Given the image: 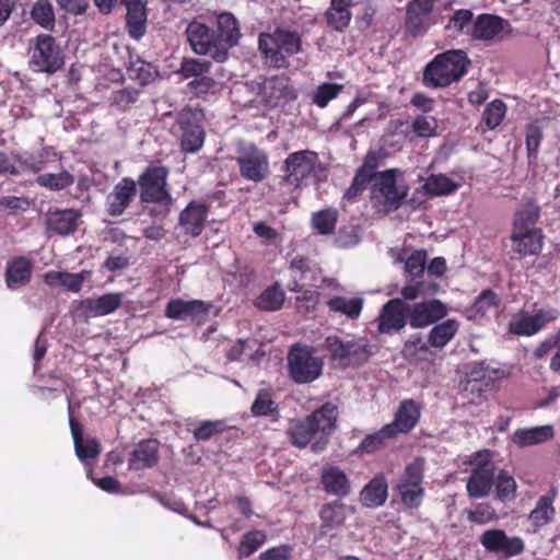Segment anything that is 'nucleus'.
<instances>
[{
  "label": "nucleus",
  "instance_id": "nucleus-1",
  "mask_svg": "<svg viewBox=\"0 0 560 560\" xmlns=\"http://www.w3.org/2000/svg\"><path fill=\"white\" fill-rule=\"evenodd\" d=\"M337 418L336 406L327 402L303 419L290 420L287 435L290 442L299 448H304L312 443V450L320 452L328 443Z\"/></svg>",
  "mask_w": 560,
  "mask_h": 560
},
{
  "label": "nucleus",
  "instance_id": "nucleus-2",
  "mask_svg": "<svg viewBox=\"0 0 560 560\" xmlns=\"http://www.w3.org/2000/svg\"><path fill=\"white\" fill-rule=\"evenodd\" d=\"M258 45L266 62L281 69L290 66L289 57L301 51L302 39L295 31L277 28L271 34H260Z\"/></svg>",
  "mask_w": 560,
  "mask_h": 560
},
{
  "label": "nucleus",
  "instance_id": "nucleus-3",
  "mask_svg": "<svg viewBox=\"0 0 560 560\" xmlns=\"http://www.w3.org/2000/svg\"><path fill=\"white\" fill-rule=\"evenodd\" d=\"M469 60L462 50L438 55L424 69L423 81L432 88H444L458 81L466 72Z\"/></svg>",
  "mask_w": 560,
  "mask_h": 560
},
{
  "label": "nucleus",
  "instance_id": "nucleus-4",
  "mask_svg": "<svg viewBox=\"0 0 560 560\" xmlns=\"http://www.w3.org/2000/svg\"><path fill=\"white\" fill-rule=\"evenodd\" d=\"M398 175H401L398 168L378 172L371 187L372 199L388 209H398L408 194L407 185Z\"/></svg>",
  "mask_w": 560,
  "mask_h": 560
},
{
  "label": "nucleus",
  "instance_id": "nucleus-5",
  "mask_svg": "<svg viewBox=\"0 0 560 560\" xmlns=\"http://www.w3.org/2000/svg\"><path fill=\"white\" fill-rule=\"evenodd\" d=\"M322 171L318 154L311 150L291 153L284 161V182L300 188Z\"/></svg>",
  "mask_w": 560,
  "mask_h": 560
},
{
  "label": "nucleus",
  "instance_id": "nucleus-6",
  "mask_svg": "<svg viewBox=\"0 0 560 560\" xmlns=\"http://www.w3.org/2000/svg\"><path fill=\"white\" fill-rule=\"evenodd\" d=\"M63 62L62 50L51 35L40 34L32 40L30 66L33 70L54 73L63 66Z\"/></svg>",
  "mask_w": 560,
  "mask_h": 560
},
{
  "label": "nucleus",
  "instance_id": "nucleus-7",
  "mask_svg": "<svg viewBox=\"0 0 560 560\" xmlns=\"http://www.w3.org/2000/svg\"><path fill=\"white\" fill-rule=\"evenodd\" d=\"M236 162L241 175L247 180L262 182L269 173L268 155L254 143L240 142L237 144Z\"/></svg>",
  "mask_w": 560,
  "mask_h": 560
},
{
  "label": "nucleus",
  "instance_id": "nucleus-8",
  "mask_svg": "<svg viewBox=\"0 0 560 560\" xmlns=\"http://www.w3.org/2000/svg\"><path fill=\"white\" fill-rule=\"evenodd\" d=\"M289 375L298 384L311 383L322 375L323 361L306 347L295 345L288 354Z\"/></svg>",
  "mask_w": 560,
  "mask_h": 560
},
{
  "label": "nucleus",
  "instance_id": "nucleus-9",
  "mask_svg": "<svg viewBox=\"0 0 560 560\" xmlns=\"http://www.w3.org/2000/svg\"><path fill=\"white\" fill-rule=\"evenodd\" d=\"M187 39L192 50L198 55L210 56L218 62L225 61V48L220 46L215 33L206 24L192 21L186 28Z\"/></svg>",
  "mask_w": 560,
  "mask_h": 560
},
{
  "label": "nucleus",
  "instance_id": "nucleus-10",
  "mask_svg": "<svg viewBox=\"0 0 560 560\" xmlns=\"http://www.w3.org/2000/svg\"><path fill=\"white\" fill-rule=\"evenodd\" d=\"M325 347L334 361L345 365L359 364L368 359V343L362 338L329 336Z\"/></svg>",
  "mask_w": 560,
  "mask_h": 560
},
{
  "label": "nucleus",
  "instance_id": "nucleus-11",
  "mask_svg": "<svg viewBox=\"0 0 560 560\" xmlns=\"http://www.w3.org/2000/svg\"><path fill=\"white\" fill-rule=\"evenodd\" d=\"M475 468L467 480V492L471 498H483L489 494L492 489L495 466L491 460V454L486 451L478 453L474 460Z\"/></svg>",
  "mask_w": 560,
  "mask_h": 560
},
{
  "label": "nucleus",
  "instance_id": "nucleus-12",
  "mask_svg": "<svg viewBox=\"0 0 560 560\" xmlns=\"http://www.w3.org/2000/svg\"><path fill=\"white\" fill-rule=\"evenodd\" d=\"M167 175L168 170L164 166H150L141 174L138 184L143 202H171V195L165 189Z\"/></svg>",
  "mask_w": 560,
  "mask_h": 560
},
{
  "label": "nucleus",
  "instance_id": "nucleus-13",
  "mask_svg": "<svg viewBox=\"0 0 560 560\" xmlns=\"http://www.w3.org/2000/svg\"><path fill=\"white\" fill-rule=\"evenodd\" d=\"M434 0H410L406 5L405 30L412 37L423 36L433 25Z\"/></svg>",
  "mask_w": 560,
  "mask_h": 560
},
{
  "label": "nucleus",
  "instance_id": "nucleus-14",
  "mask_svg": "<svg viewBox=\"0 0 560 560\" xmlns=\"http://www.w3.org/2000/svg\"><path fill=\"white\" fill-rule=\"evenodd\" d=\"M481 546L489 552L511 558L521 555L525 549L523 538L508 536L503 529L492 528L482 533L479 538Z\"/></svg>",
  "mask_w": 560,
  "mask_h": 560
},
{
  "label": "nucleus",
  "instance_id": "nucleus-15",
  "mask_svg": "<svg viewBox=\"0 0 560 560\" xmlns=\"http://www.w3.org/2000/svg\"><path fill=\"white\" fill-rule=\"evenodd\" d=\"M556 308H541L535 314H518L513 316L509 324L512 334L518 336H533L542 329L547 324L555 322L559 317Z\"/></svg>",
  "mask_w": 560,
  "mask_h": 560
},
{
  "label": "nucleus",
  "instance_id": "nucleus-16",
  "mask_svg": "<svg viewBox=\"0 0 560 560\" xmlns=\"http://www.w3.org/2000/svg\"><path fill=\"white\" fill-rule=\"evenodd\" d=\"M409 324L412 328H424L447 315L446 305L440 300H429L407 305Z\"/></svg>",
  "mask_w": 560,
  "mask_h": 560
},
{
  "label": "nucleus",
  "instance_id": "nucleus-17",
  "mask_svg": "<svg viewBox=\"0 0 560 560\" xmlns=\"http://www.w3.org/2000/svg\"><path fill=\"white\" fill-rule=\"evenodd\" d=\"M407 304L396 298L386 302L377 317V329L381 334H393L401 330L407 324Z\"/></svg>",
  "mask_w": 560,
  "mask_h": 560
},
{
  "label": "nucleus",
  "instance_id": "nucleus-18",
  "mask_svg": "<svg viewBox=\"0 0 560 560\" xmlns=\"http://www.w3.org/2000/svg\"><path fill=\"white\" fill-rule=\"evenodd\" d=\"M195 114L190 109H184L178 114V124L182 130L180 147L185 153L198 152L205 142V130L194 119Z\"/></svg>",
  "mask_w": 560,
  "mask_h": 560
},
{
  "label": "nucleus",
  "instance_id": "nucleus-19",
  "mask_svg": "<svg viewBox=\"0 0 560 560\" xmlns=\"http://www.w3.org/2000/svg\"><path fill=\"white\" fill-rule=\"evenodd\" d=\"M137 194V183L129 177L119 180L106 197V210L109 215L118 217L130 206Z\"/></svg>",
  "mask_w": 560,
  "mask_h": 560
},
{
  "label": "nucleus",
  "instance_id": "nucleus-20",
  "mask_svg": "<svg viewBox=\"0 0 560 560\" xmlns=\"http://www.w3.org/2000/svg\"><path fill=\"white\" fill-rule=\"evenodd\" d=\"M209 313V306L199 300H171L165 308V315L174 320H202Z\"/></svg>",
  "mask_w": 560,
  "mask_h": 560
},
{
  "label": "nucleus",
  "instance_id": "nucleus-21",
  "mask_svg": "<svg viewBox=\"0 0 560 560\" xmlns=\"http://www.w3.org/2000/svg\"><path fill=\"white\" fill-rule=\"evenodd\" d=\"M82 214L75 209H54L46 214L48 231L66 236L75 232Z\"/></svg>",
  "mask_w": 560,
  "mask_h": 560
},
{
  "label": "nucleus",
  "instance_id": "nucleus-22",
  "mask_svg": "<svg viewBox=\"0 0 560 560\" xmlns=\"http://www.w3.org/2000/svg\"><path fill=\"white\" fill-rule=\"evenodd\" d=\"M420 416V405L413 399H406L400 402L394 421L386 425L390 428L395 436L399 433H408L416 427Z\"/></svg>",
  "mask_w": 560,
  "mask_h": 560
},
{
  "label": "nucleus",
  "instance_id": "nucleus-23",
  "mask_svg": "<svg viewBox=\"0 0 560 560\" xmlns=\"http://www.w3.org/2000/svg\"><path fill=\"white\" fill-rule=\"evenodd\" d=\"M159 463V442L143 440L139 442L130 454L128 465L132 470L152 468Z\"/></svg>",
  "mask_w": 560,
  "mask_h": 560
},
{
  "label": "nucleus",
  "instance_id": "nucleus-24",
  "mask_svg": "<svg viewBox=\"0 0 560 560\" xmlns=\"http://www.w3.org/2000/svg\"><path fill=\"white\" fill-rule=\"evenodd\" d=\"M33 262L25 256H18L7 262L5 283L9 289L16 290L30 282Z\"/></svg>",
  "mask_w": 560,
  "mask_h": 560
},
{
  "label": "nucleus",
  "instance_id": "nucleus-25",
  "mask_svg": "<svg viewBox=\"0 0 560 560\" xmlns=\"http://www.w3.org/2000/svg\"><path fill=\"white\" fill-rule=\"evenodd\" d=\"M557 497L556 489H551L546 494L541 495L535 508L528 514V521L534 528V532H537L541 527L550 524L556 516V509L553 502Z\"/></svg>",
  "mask_w": 560,
  "mask_h": 560
},
{
  "label": "nucleus",
  "instance_id": "nucleus-26",
  "mask_svg": "<svg viewBox=\"0 0 560 560\" xmlns=\"http://www.w3.org/2000/svg\"><path fill=\"white\" fill-rule=\"evenodd\" d=\"M69 424L73 439L75 455L81 459L95 458L101 453V445L95 439L83 440L82 428L72 417V407L68 405Z\"/></svg>",
  "mask_w": 560,
  "mask_h": 560
},
{
  "label": "nucleus",
  "instance_id": "nucleus-27",
  "mask_svg": "<svg viewBox=\"0 0 560 560\" xmlns=\"http://www.w3.org/2000/svg\"><path fill=\"white\" fill-rule=\"evenodd\" d=\"M208 217V208L200 202H190L179 215V225L187 234L198 236Z\"/></svg>",
  "mask_w": 560,
  "mask_h": 560
},
{
  "label": "nucleus",
  "instance_id": "nucleus-28",
  "mask_svg": "<svg viewBox=\"0 0 560 560\" xmlns=\"http://www.w3.org/2000/svg\"><path fill=\"white\" fill-rule=\"evenodd\" d=\"M504 23V20L497 15L480 14L470 27V36L476 40H492L503 31Z\"/></svg>",
  "mask_w": 560,
  "mask_h": 560
},
{
  "label": "nucleus",
  "instance_id": "nucleus-29",
  "mask_svg": "<svg viewBox=\"0 0 560 560\" xmlns=\"http://www.w3.org/2000/svg\"><path fill=\"white\" fill-rule=\"evenodd\" d=\"M290 270L300 281L313 287H317L324 280L319 264L310 257L295 256L290 262Z\"/></svg>",
  "mask_w": 560,
  "mask_h": 560
},
{
  "label": "nucleus",
  "instance_id": "nucleus-30",
  "mask_svg": "<svg viewBox=\"0 0 560 560\" xmlns=\"http://www.w3.org/2000/svg\"><path fill=\"white\" fill-rule=\"evenodd\" d=\"M220 46L225 48V60L229 57V49L238 43L241 32L238 23L233 14L224 12L218 16V34H215Z\"/></svg>",
  "mask_w": 560,
  "mask_h": 560
},
{
  "label": "nucleus",
  "instance_id": "nucleus-31",
  "mask_svg": "<svg viewBox=\"0 0 560 560\" xmlns=\"http://www.w3.org/2000/svg\"><path fill=\"white\" fill-rule=\"evenodd\" d=\"M518 230H513L512 242L514 252L527 256L536 255L542 248V235L538 229H528L518 234Z\"/></svg>",
  "mask_w": 560,
  "mask_h": 560
},
{
  "label": "nucleus",
  "instance_id": "nucleus-32",
  "mask_svg": "<svg viewBox=\"0 0 560 560\" xmlns=\"http://www.w3.org/2000/svg\"><path fill=\"white\" fill-rule=\"evenodd\" d=\"M553 438L551 425L518 429L512 435V442L520 448L545 443Z\"/></svg>",
  "mask_w": 560,
  "mask_h": 560
},
{
  "label": "nucleus",
  "instance_id": "nucleus-33",
  "mask_svg": "<svg viewBox=\"0 0 560 560\" xmlns=\"http://www.w3.org/2000/svg\"><path fill=\"white\" fill-rule=\"evenodd\" d=\"M122 298V293H107L95 299H86L82 305L91 316H105L120 307Z\"/></svg>",
  "mask_w": 560,
  "mask_h": 560
},
{
  "label": "nucleus",
  "instance_id": "nucleus-34",
  "mask_svg": "<svg viewBox=\"0 0 560 560\" xmlns=\"http://www.w3.org/2000/svg\"><path fill=\"white\" fill-rule=\"evenodd\" d=\"M388 485L384 475H376L361 491V501L368 508H377L387 499Z\"/></svg>",
  "mask_w": 560,
  "mask_h": 560
},
{
  "label": "nucleus",
  "instance_id": "nucleus-35",
  "mask_svg": "<svg viewBox=\"0 0 560 560\" xmlns=\"http://www.w3.org/2000/svg\"><path fill=\"white\" fill-rule=\"evenodd\" d=\"M323 534L339 528L346 520V506L339 502L325 504L319 512Z\"/></svg>",
  "mask_w": 560,
  "mask_h": 560
},
{
  "label": "nucleus",
  "instance_id": "nucleus-36",
  "mask_svg": "<svg viewBox=\"0 0 560 560\" xmlns=\"http://www.w3.org/2000/svg\"><path fill=\"white\" fill-rule=\"evenodd\" d=\"M351 0H331L326 12L327 24L336 31H343L351 21Z\"/></svg>",
  "mask_w": 560,
  "mask_h": 560
},
{
  "label": "nucleus",
  "instance_id": "nucleus-37",
  "mask_svg": "<svg viewBox=\"0 0 560 560\" xmlns=\"http://www.w3.org/2000/svg\"><path fill=\"white\" fill-rule=\"evenodd\" d=\"M322 482L324 489L335 495L342 497L349 492V481L346 474L337 467L323 470Z\"/></svg>",
  "mask_w": 560,
  "mask_h": 560
},
{
  "label": "nucleus",
  "instance_id": "nucleus-38",
  "mask_svg": "<svg viewBox=\"0 0 560 560\" xmlns=\"http://www.w3.org/2000/svg\"><path fill=\"white\" fill-rule=\"evenodd\" d=\"M84 272L69 273L62 271H48L44 279L50 287H62L69 291L78 292L84 281Z\"/></svg>",
  "mask_w": 560,
  "mask_h": 560
},
{
  "label": "nucleus",
  "instance_id": "nucleus-39",
  "mask_svg": "<svg viewBox=\"0 0 560 560\" xmlns=\"http://www.w3.org/2000/svg\"><path fill=\"white\" fill-rule=\"evenodd\" d=\"M459 324L455 319H447L435 325L429 332V343L434 348L445 347L457 334Z\"/></svg>",
  "mask_w": 560,
  "mask_h": 560
},
{
  "label": "nucleus",
  "instance_id": "nucleus-40",
  "mask_svg": "<svg viewBox=\"0 0 560 560\" xmlns=\"http://www.w3.org/2000/svg\"><path fill=\"white\" fill-rule=\"evenodd\" d=\"M362 298L335 296L327 302L330 311L341 313L351 319L358 318L363 307Z\"/></svg>",
  "mask_w": 560,
  "mask_h": 560
},
{
  "label": "nucleus",
  "instance_id": "nucleus-41",
  "mask_svg": "<svg viewBox=\"0 0 560 560\" xmlns=\"http://www.w3.org/2000/svg\"><path fill=\"white\" fill-rule=\"evenodd\" d=\"M539 207L532 200L526 201L517 210L514 219L513 230H518V234L522 231L528 229H535L534 225L539 218Z\"/></svg>",
  "mask_w": 560,
  "mask_h": 560
},
{
  "label": "nucleus",
  "instance_id": "nucleus-42",
  "mask_svg": "<svg viewBox=\"0 0 560 560\" xmlns=\"http://www.w3.org/2000/svg\"><path fill=\"white\" fill-rule=\"evenodd\" d=\"M424 471V459L421 457L415 458L408 464L400 475L396 488L404 487H422Z\"/></svg>",
  "mask_w": 560,
  "mask_h": 560
},
{
  "label": "nucleus",
  "instance_id": "nucleus-43",
  "mask_svg": "<svg viewBox=\"0 0 560 560\" xmlns=\"http://www.w3.org/2000/svg\"><path fill=\"white\" fill-rule=\"evenodd\" d=\"M74 183V176L68 171L45 173L36 177V184L52 191L62 190Z\"/></svg>",
  "mask_w": 560,
  "mask_h": 560
},
{
  "label": "nucleus",
  "instance_id": "nucleus-44",
  "mask_svg": "<svg viewBox=\"0 0 560 560\" xmlns=\"http://www.w3.org/2000/svg\"><path fill=\"white\" fill-rule=\"evenodd\" d=\"M285 300L284 291L280 285L275 284L267 288L257 299L256 306L264 311H278Z\"/></svg>",
  "mask_w": 560,
  "mask_h": 560
},
{
  "label": "nucleus",
  "instance_id": "nucleus-45",
  "mask_svg": "<svg viewBox=\"0 0 560 560\" xmlns=\"http://www.w3.org/2000/svg\"><path fill=\"white\" fill-rule=\"evenodd\" d=\"M338 220V211L334 208L324 209L313 213L312 226L322 235L332 234Z\"/></svg>",
  "mask_w": 560,
  "mask_h": 560
},
{
  "label": "nucleus",
  "instance_id": "nucleus-46",
  "mask_svg": "<svg viewBox=\"0 0 560 560\" xmlns=\"http://www.w3.org/2000/svg\"><path fill=\"white\" fill-rule=\"evenodd\" d=\"M457 188L458 184L444 174L431 175L423 185V189L434 196L450 195Z\"/></svg>",
  "mask_w": 560,
  "mask_h": 560
},
{
  "label": "nucleus",
  "instance_id": "nucleus-47",
  "mask_svg": "<svg viewBox=\"0 0 560 560\" xmlns=\"http://www.w3.org/2000/svg\"><path fill=\"white\" fill-rule=\"evenodd\" d=\"M31 18L46 30H51L56 21L54 8L48 0H37L31 10Z\"/></svg>",
  "mask_w": 560,
  "mask_h": 560
},
{
  "label": "nucleus",
  "instance_id": "nucleus-48",
  "mask_svg": "<svg viewBox=\"0 0 560 560\" xmlns=\"http://www.w3.org/2000/svg\"><path fill=\"white\" fill-rule=\"evenodd\" d=\"M499 307V298L491 290H485L476 299L471 312L474 315H479L481 317L489 315H497Z\"/></svg>",
  "mask_w": 560,
  "mask_h": 560
},
{
  "label": "nucleus",
  "instance_id": "nucleus-49",
  "mask_svg": "<svg viewBox=\"0 0 560 560\" xmlns=\"http://www.w3.org/2000/svg\"><path fill=\"white\" fill-rule=\"evenodd\" d=\"M497 498L501 502L512 501L516 497L517 485L515 479L505 470H500L494 477Z\"/></svg>",
  "mask_w": 560,
  "mask_h": 560
},
{
  "label": "nucleus",
  "instance_id": "nucleus-50",
  "mask_svg": "<svg viewBox=\"0 0 560 560\" xmlns=\"http://www.w3.org/2000/svg\"><path fill=\"white\" fill-rule=\"evenodd\" d=\"M126 21L130 36L135 39H139L140 37H142L145 32V7L127 8Z\"/></svg>",
  "mask_w": 560,
  "mask_h": 560
},
{
  "label": "nucleus",
  "instance_id": "nucleus-51",
  "mask_svg": "<svg viewBox=\"0 0 560 560\" xmlns=\"http://www.w3.org/2000/svg\"><path fill=\"white\" fill-rule=\"evenodd\" d=\"M252 412L254 416H276L278 413V405L272 399L271 393L266 389H260L252 405Z\"/></svg>",
  "mask_w": 560,
  "mask_h": 560
},
{
  "label": "nucleus",
  "instance_id": "nucleus-52",
  "mask_svg": "<svg viewBox=\"0 0 560 560\" xmlns=\"http://www.w3.org/2000/svg\"><path fill=\"white\" fill-rule=\"evenodd\" d=\"M266 534L262 530H252L246 533L238 547V557L247 558L257 551L266 541Z\"/></svg>",
  "mask_w": 560,
  "mask_h": 560
},
{
  "label": "nucleus",
  "instance_id": "nucleus-53",
  "mask_svg": "<svg viewBox=\"0 0 560 560\" xmlns=\"http://www.w3.org/2000/svg\"><path fill=\"white\" fill-rule=\"evenodd\" d=\"M505 113V104L500 100H494L486 107L482 120L489 129H494L502 122Z\"/></svg>",
  "mask_w": 560,
  "mask_h": 560
},
{
  "label": "nucleus",
  "instance_id": "nucleus-54",
  "mask_svg": "<svg viewBox=\"0 0 560 560\" xmlns=\"http://www.w3.org/2000/svg\"><path fill=\"white\" fill-rule=\"evenodd\" d=\"M264 92L270 97V102L287 97L290 94L289 80L285 77H273L264 84Z\"/></svg>",
  "mask_w": 560,
  "mask_h": 560
},
{
  "label": "nucleus",
  "instance_id": "nucleus-55",
  "mask_svg": "<svg viewBox=\"0 0 560 560\" xmlns=\"http://www.w3.org/2000/svg\"><path fill=\"white\" fill-rule=\"evenodd\" d=\"M127 73L130 79L145 85L154 79L156 72L150 63L138 60L128 67Z\"/></svg>",
  "mask_w": 560,
  "mask_h": 560
},
{
  "label": "nucleus",
  "instance_id": "nucleus-56",
  "mask_svg": "<svg viewBox=\"0 0 560 560\" xmlns=\"http://www.w3.org/2000/svg\"><path fill=\"white\" fill-rule=\"evenodd\" d=\"M438 120L433 116L420 115L412 121V131L417 137L430 138L436 135Z\"/></svg>",
  "mask_w": 560,
  "mask_h": 560
},
{
  "label": "nucleus",
  "instance_id": "nucleus-57",
  "mask_svg": "<svg viewBox=\"0 0 560 560\" xmlns=\"http://www.w3.org/2000/svg\"><path fill=\"white\" fill-rule=\"evenodd\" d=\"M394 433L390 428L384 425L380 431L368 435L361 443L360 447L365 453H372L378 450L385 442V440L394 438Z\"/></svg>",
  "mask_w": 560,
  "mask_h": 560
},
{
  "label": "nucleus",
  "instance_id": "nucleus-58",
  "mask_svg": "<svg viewBox=\"0 0 560 560\" xmlns=\"http://www.w3.org/2000/svg\"><path fill=\"white\" fill-rule=\"evenodd\" d=\"M342 85L335 83H324L319 85L313 95V102L319 106L325 107L327 104L336 98L341 92Z\"/></svg>",
  "mask_w": 560,
  "mask_h": 560
},
{
  "label": "nucleus",
  "instance_id": "nucleus-59",
  "mask_svg": "<svg viewBox=\"0 0 560 560\" xmlns=\"http://www.w3.org/2000/svg\"><path fill=\"white\" fill-rule=\"evenodd\" d=\"M188 88L194 94L202 96L207 94H214L220 90V83L210 77L203 75L192 79L188 83Z\"/></svg>",
  "mask_w": 560,
  "mask_h": 560
},
{
  "label": "nucleus",
  "instance_id": "nucleus-60",
  "mask_svg": "<svg viewBox=\"0 0 560 560\" xmlns=\"http://www.w3.org/2000/svg\"><path fill=\"white\" fill-rule=\"evenodd\" d=\"M372 183L373 179L366 174L364 170H358L353 177L352 184L346 190L343 198L348 201H353L359 195H361L366 188L368 184Z\"/></svg>",
  "mask_w": 560,
  "mask_h": 560
},
{
  "label": "nucleus",
  "instance_id": "nucleus-61",
  "mask_svg": "<svg viewBox=\"0 0 560 560\" xmlns=\"http://www.w3.org/2000/svg\"><path fill=\"white\" fill-rule=\"evenodd\" d=\"M427 253L415 250L405 261V271L411 278H419L425 268Z\"/></svg>",
  "mask_w": 560,
  "mask_h": 560
},
{
  "label": "nucleus",
  "instance_id": "nucleus-62",
  "mask_svg": "<svg viewBox=\"0 0 560 560\" xmlns=\"http://www.w3.org/2000/svg\"><path fill=\"white\" fill-rule=\"evenodd\" d=\"M211 63L207 60L186 59L183 61L180 72L185 78H200L209 72Z\"/></svg>",
  "mask_w": 560,
  "mask_h": 560
},
{
  "label": "nucleus",
  "instance_id": "nucleus-63",
  "mask_svg": "<svg viewBox=\"0 0 560 560\" xmlns=\"http://www.w3.org/2000/svg\"><path fill=\"white\" fill-rule=\"evenodd\" d=\"M471 20H472V12L469 10H457L450 19L448 23L446 24V30L453 31V32H464V30L467 27V33L470 35L471 32Z\"/></svg>",
  "mask_w": 560,
  "mask_h": 560
},
{
  "label": "nucleus",
  "instance_id": "nucleus-64",
  "mask_svg": "<svg viewBox=\"0 0 560 560\" xmlns=\"http://www.w3.org/2000/svg\"><path fill=\"white\" fill-rule=\"evenodd\" d=\"M224 430V423L222 421H202L194 430V438L197 441H207L212 436L221 433Z\"/></svg>",
  "mask_w": 560,
  "mask_h": 560
}]
</instances>
